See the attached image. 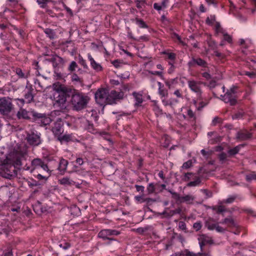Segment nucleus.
<instances>
[{
    "instance_id": "a878e982",
    "label": "nucleus",
    "mask_w": 256,
    "mask_h": 256,
    "mask_svg": "<svg viewBox=\"0 0 256 256\" xmlns=\"http://www.w3.org/2000/svg\"><path fill=\"white\" fill-rule=\"evenodd\" d=\"M219 224H225L227 226H232L234 225V220L231 218H226L220 222Z\"/></svg>"
},
{
    "instance_id": "5701e85b",
    "label": "nucleus",
    "mask_w": 256,
    "mask_h": 256,
    "mask_svg": "<svg viewBox=\"0 0 256 256\" xmlns=\"http://www.w3.org/2000/svg\"><path fill=\"white\" fill-rule=\"evenodd\" d=\"M60 184L64 186H74L76 182L68 177H64L58 180Z\"/></svg>"
},
{
    "instance_id": "8fccbe9b",
    "label": "nucleus",
    "mask_w": 256,
    "mask_h": 256,
    "mask_svg": "<svg viewBox=\"0 0 256 256\" xmlns=\"http://www.w3.org/2000/svg\"><path fill=\"white\" fill-rule=\"evenodd\" d=\"M224 36V40L225 41L228 42V43H232V36L228 34L226 32H225L223 35Z\"/></svg>"
},
{
    "instance_id": "2f4dec72",
    "label": "nucleus",
    "mask_w": 256,
    "mask_h": 256,
    "mask_svg": "<svg viewBox=\"0 0 256 256\" xmlns=\"http://www.w3.org/2000/svg\"><path fill=\"white\" fill-rule=\"evenodd\" d=\"M220 204V205L214 206L212 207V210L216 211L217 214H220L226 211L225 207Z\"/></svg>"
},
{
    "instance_id": "9d476101",
    "label": "nucleus",
    "mask_w": 256,
    "mask_h": 256,
    "mask_svg": "<svg viewBox=\"0 0 256 256\" xmlns=\"http://www.w3.org/2000/svg\"><path fill=\"white\" fill-rule=\"evenodd\" d=\"M52 88L55 91V93H65L68 96H70V92H72V88L66 86L59 82L54 83L52 84Z\"/></svg>"
},
{
    "instance_id": "dca6fc26",
    "label": "nucleus",
    "mask_w": 256,
    "mask_h": 256,
    "mask_svg": "<svg viewBox=\"0 0 256 256\" xmlns=\"http://www.w3.org/2000/svg\"><path fill=\"white\" fill-rule=\"evenodd\" d=\"M33 116L34 118H40L42 123L45 126L48 124L52 121L50 118L45 114L33 112Z\"/></svg>"
},
{
    "instance_id": "0eeeda50",
    "label": "nucleus",
    "mask_w": 256,
    "mask_h": 256,
    "mask_svg": "<svg viewBox=\"0 0 256 256\" xmlns=\"http://www.w3.org/2000/svg\"><path fill=\"white\" fill-rule=\"evenodd\" d=\"M124 94L122 92H116L115 90H112L108 94V104H116L118 102L123 99Z\"/></svg>"
},
{
    "instance_id": "c03bdc74",
    "label": "nucleus",
    "mask_w": 256,
    "mask_h": 256,
    "mask_svg": "<svg viewBox=\"0 0 256 256\" xmlns=\"http://www.w3.org/2000/svg\"><path fill=\"white\" fill-rule=\"evenodd\" d=\"M156 190L155 186L153 183H150L147 187V190L148 194H152Z\"/></svg>"
},
{
    "instance_id": "864d4df0",
    "label": "nucleus",
    "mask_w": 256,
    "mask_h": 256,
    "mask_svg": "<svg viewBox=\"0 0 256 256\" xmlns=\"http://www.w3.org/2000/svg\"><path fill=\"white\" fill-rule=\"evenodd\" d=\"M59 246L66 250L70 248V244L69 242H64L60 244Z\"/></svg>"
},
{
    "instance_id": "412c9836",
    "label": "nucleus",
    "mask_w": 256,
    "mask_h": 256,
    "mask_svg": "<svg viewBox=\"0 0 256 256\" xmlns=\"http://www.w3.org/2000/svg\"><path fill=\"white\" fill-rule=\"evenodd\" d=\"M52 132L55 135L58 136L62 134L63 130L60 122H56L54 124V126L52 128Z\"/></svg>"
},
{
    "instance_id": "338daca9",
    "label": "nucleus",
    "mask_w": 256,
    "mask_h": 256,
    "mask_svg": "<svg viewBox=\"0 0 256 256\" xmlns=\"http://www.w3.org/2000/svg\"><path fill=\"white\" fill-rule=\"evenodd\" d=\"M136 200L140 203L144 202V198L142 196H136Z\"/></svg>"
},
{
    "instance_id": "f704fd0d",
    "label": "nucleus",
    "mask_w": 256,
    "mask_h": 256,
    "mask_svg": "<svg viewBox=\"0 0 256 256\" xmlns=\"http://www.w3.org/2000/svg\"><path fill=\"white\" fill-rule=\"evenodd\" d=\"M86 129L88 132L92 134H96L97 132V130L94 128L92 124L88 123Z\"/></svg>"
},
{
    "instance_id": "aec40b11",
    "label": "nucleus",
    "mask_w": 256,
    "mask_h": 256,
    "mask_svg": "<svg viewBox=\"0 0 256 256\" xmlns=\"http://www.w3.org/2000/svg\"><path fill=\"white\" fill-rule=\"evenodd\" d=\"M14 71L20 78H27L30 76L28 71H23L21 68H15Z\"/></svg>"
},
{
    "instance_id": "39448f33",
    "label": "nucleus",
    "mask_w": 256,
    "mask_h": 256,
    "mask_svg": "<svg viewBox=\"0 0 256 256\" xmlns=\"http://www.w3.org/2000/svg\"><path fill=\"white\" fill-rule=\"evenodd\" d=\"M32 168L31 169V172H32L34 170L42 168L44 171L46 172L48 176L51 174V170L48 168V166L44 160L40 158H34L31 162Z\"/></svg>"
},
{
    "instance_id": "473e14b6",
    "label": "nucleus",
    "mask_w": 256,
    "mask_h": 256,
    "mask_svg": "<svg viewBox=\"0 0 256 256\" xmlns=\"http://www.w3.org/2000/svg\"><path fill=\"white\" fill-rule=\"evenodd\" d=\"M178 102V100L174 98H170V106L172 108V111L175 112V108Z\"/></svg>"
},
{
    "instance_id": "f257e3e1",
    "label": "nucleus",
    "mask_w": 256,
    "mask_h": 256,
    "mask_svg": "<svg viewBox=\"0 0 256 256\" xmlns=\"http://www.w3.org/2000/svg\"><path fill=\"white\" fill-rule=\"evenodd\" d=\"M70 92V104L73 109L76 110H80L86 108L90 100V98L86 94L72 88Z\"/></svg>"
},
{
    "instance_id": "a18cd8bd",
    "label": "nucleus",
    "mask_w": 256,
    "mask_h": 256,
    "mask_svg": "<svg viewBox=\"0 0 256 256\" xmlns=\"http://www.w3.org/2000/svg\"><path fill=\"white\" fill-rule=\"evenodd\" d=\"M44 32L50 38L52 39L54 38V33L52 30L50 28H46L44 30Z\"/></svg>"
},
{
    "instance_id": "bf43d9fd",
    "label": "nucleus",
    "mask_w": 256,
    "mask_h": 256,
    "mask_svg": "<svg viewBox=\"0 0 256 256\" xmlns=\"http://www.w3.org/2000/svg\"><path fill=\"white\" fill-rule=\"evenodd\" d=\"M212 150L206 151L204 150H201V154L202 155L207 158L212 154Z\"/></svg>"
},
{
    "instance_id": "69168bd1",
    "label": "nucleus",
    "mask_w": 256,
    "mask_h": 256,
    "mask_svg": "<svg viewBox=\"0 0 256 256\" xmlns=\"http://www.w3.org/2000/svg\"><path fill=\"white\" fill-rule=\"evenodd\" d=\"M174 62H169L168 64L170 66V67L168 70V73L171 74L174 72L175 66H174Z\"/></svg>"
},
{
    "instance_id": "e2e57ef3",
    "label": "nucleus",
    "mask_w": 256,
    "mask_h": 256,
    "mask_svg": "<svg viewBox=\"0 0 256 256\" xmlns=\"http://www.w3.org/2000/svg\"><path fill=\"white\" fill-rule=\"evenodd\" d=\"M256 178V175L253 174H250L246 176V180L248 182Z\"/></svg>"
},
{
    "instance_id": "052dcab7",
    "label": "nucleus",
    "mask_w": 256,
    "mask_h": 256,
    "mask_svg": "<svg viewBox=\"0 0 256 256\" xmlns=\"http://www.w3.org/2000/svg\"><path fill=\"white\" fill-rule=\"evenodd\" d=\"M175 82L174 79H172L170 80H167L165 82L166 85L168 87L169 89H170L172 84H174Z\"/></svg>"
},
{
    "instance_id": "4468645a",
    "label": "nucleus",
    "mask_w": 256,
    "mask_h": 256,
    "mask_svg": "<svg viewBox=\"0 0 256 256\" xmlns=\"http://www.w3.org/2000/svg\"><path fill=\"white\" fill-rule=\"evenodd\" d=\"M33 112H36L34 111L28 112L22 108H20L17 113V117L19 118L30 119L31 116H33Z\"/></svg>"
},
{
    "instance_id": "a211bd4d",
    "label": "nucleus",
    "mask_w": 256,
    "mask_h": 256,
    "mask_svg": "<svg viewBox=\"0 0 256 256\" xmlns=\"http://www.w3.org/2000/svg\"><path fill=\"white\" fill-rule=\"evenodd\" d=\"M88 58L90 62V66L95 70L97 72L102 70V68L101 65L97 63L90 54H88Z\"/></svg>"
},
{
    "instance_id": "f03ea898",
    "label": "nucleus",
    "mask_w": 256,
    "mask_h": 256,
    "mask_svg": "<svg viewBox=\"0 0 256 256\" xmlns=\"http://www.w3.org/2000/svg\"><path fill=\"white\" fill-rule=\"evenodd\" d=\"M14 109L12 99L9 97L0 98V113L3 115H8Z\"/></svg>"
},
{
    "instance_id": "4d7b16f0",
    "label": "nucleus",
    "mask_w": 256,
    "mask_h": 256,
    "mask_svg": "<svg viewBox=\"0 0 256 256\" xmlns=\"http://www.w3.org/2000/svg\"><path fill=\"white\" fill-rule=\"evenodd\" d=\"M172 198H174V200H176V202H180L182 196H180V194H178L177 192H175L172 193Z\"/></svg>"
},
{
    "instance_id": "3c124183",
    "label": "nucleus",
    "mask_w": 256,
    "mask_h": 256,
    "mask_svg": "<svg viewBox=\"0 0 256 256\" xmlns=\"http://www.w3.org/2000/svg\"><path fill=\"white\" fill-rule=\"evenodd\" d=\"M15 100L17 101L16 104L20 108H22L25 103V100L23 98H16Z\"/></svg>"
},
{
    "instance_id": "7c9ffc66",
    "label": "nucleus",
    "mask_w": 256,
    "mask_h": 256,
    "mask_svg": "<svg viewBox=\"0 0 256 256\" xmlns=\"http://www.w3.org/2000/svg\"><path fill=\"white\" fill-rule=\"evenodd\" d=\"M206 24L213 26L215 25V22H218L216 21V16H211L210 17H208L206 20Z\"/></svg>"
},
{
    "instance_id": "603ef678",
    "label": "nucleus",
    "mask_w": 256,
    "mask_h": 256,
    "mask_svg": "<svg viewBox=\"0 0 256 256\" xmlns=\"http://www.w3.org/2000/svg\"><path fill=\"white\" fill-rule=\"evenodd\" d=\"M215 230L219 232H224L226 230V227H222L219 226V223L217 224Z\"/></svg>"
},
{
    "instance_id": "58836bf2",
    "label": "nucleus",
    "mask_w": 256,
    "mask_h": 256,
    "mask_svg": "<svg viewBox=\"0 0 256 256\" xmlns=\"http://www.w3.org/2000/svg\"><path fill=\"white\" fill-rule=\"evenodd\" d=\"M58 139L60 142H69L71 140V136L68 134H64L62 136H59Z\"/></svg>"
},
{
    "instance_id": "49530a36",
    "label": "nucleus",
    "mask_w": 256,
    "mask_h": 256,
    "mask_svg": "<svg viewBox=\"0 0 256 256\" xmlns=\"http://www.w3.org/2000/svg\"><path fill=\"white\" fill-rule=\"evenodd\" d=\"M182 256H210L209 254H208L205 253H198L196 254L188 252L186 253V254H184Z\"/></svg>"
},
{
    "instance_id": "f3484780",
    "label": "nucleus",
    "mask_w": 256,
    "mask_h": 256,
    "mask_svg": "<svg viewBox=\"0 0 256 256\" xmlns=\"http://www.w3.org/2000/svg\"><path fill=\"white\" fill-rule=\"evenodd\" d=\"M26 88L28 89V92L24 94V97L26 102L29 104L32 102L34 100V96L32 94L33 88L31 85L26 86Z\"/></svg>"
},
{
    "instance_id": "b1692460",
    "label": "nucleus",
    "mask_w": 256,
    "mask_h": 256,
    "mask_svg": "<svg viewBox=\"0 0 256 256\" xmlns=\"http://www.w3.org/2000/svg\"><path fill=\"white\" fill-rule=\"evenodd\" d=\"M214 29L215 31L216 35L218 36L220 34L223 35L226 32V30L221 26L220 22H215Z\"/></svg>"
},
{
    "instance_id": "c9c22d12",
    "label": "nucleus",
    "mask_w": 256,
    "mask_h": 256,
    "mask_svg": "<svg viewBox=\"0 0 256 256\" xmlns=\"http://www.w3.org/2000/svg\"><path fill=\"white\" fill-rule=\"evenodd\" d=\"M207 236L204 234L200 236V238H198L200 241V244L201 248L204 245L206 244L208 242L206 240Z\"/></svg>"
},
{
    "instance_id": "bb28decb",
    "label": "nucleus",
    "mask_w": 256,
    "mask_h": 256,
    "mask_svg": "<svg viewBox=\"0 0 256 256\" xmlns=\"http://www.w3.org/2000/svg\"><path fill=\"white\" fill-rule=\"evenodd\" d=\"M72 81L74 84L82 85V80L76 74H73L72 76Z\"/></svg>"
},
{
    "instance_id": "de8ad7c7",
    "label": "nucleus",
    "mask_w": 256,
    "mask_h": 256,
    "mask_svg": "<svg viewBox=\"0 0 256 256\" xmlns=\"http://www.w3.org/2000/svg\"><path fill=\"white\" fill-rule=\"evenodd\" d=\"M208 104V102L200 101L198 104V106L196 107L198 110H201L205 106Z\"/></svg>"
},
{
    "instance_id": "4be33fe9",
    "label": "nucleus",
    "mask_w": 256,
    "mask_h": 256,
    "mask_svg": "<svg viewBox=\"0 0 256 256\" xmlns=\"http://www.w3.org/2000/svg\"><path fill=\"white\" fill-rule=\"evenodd\" d=\"M195 197L192 194H187L182 196L180 203L186 202L188 204H192L193 203Z\"/></svg>"
},
{
    "instance_id": "7ed1b4c3",
    "label": "nucleus",
    "mask_w": 256,
    "mask_h": 256,
    "mask_svg": "<svg viewBox=\"0 0 256 256\" xmlns=\"http://www.w3.org/2000/svg\"><path fill=\"white\" fill-rule=\"evenodd\" d=\"M108 90L104 88L98 90L95 94V99L96 102L100 106L108 104Z\"/></svg>"
},
{
    "instance_id": "393cba45",
    "label": "nucleus",
    "mask_w": 256,
    "mask_h": 256,
    "mask_svg": "<svg viewBox=\"0 0 256 256\" xmlns=\"http://www.w3.org/2000/svg\"><path fill=\"white\" fill-rule=\"evenodd\" d=\"M132 22H135L140 28H148V26L142 19L137 17L132 20Z\"/></svg>"
},
{
    "instance_id": "37998d69",
    "label": "nucleus",
    "mask_w": 256,
    "mask_h": 256,
    "mask_svg": "<svg viewBox=\"0 0 256 256\" xmlns=\"http://www.w3.org/2000/svg\"><path fill=\"white\" fill-rule=\"evenodd\" d=\"M227 158V154L225 152H222L218 154V158L221 163H224L226 162Z\"/></svg>"
},
{
    "instance_id": "1a4fd4ad",
    "label": "nucleus",
    "mask_w": 256,
    "mask_h": 256,
    "mask_svg": "<svg viewBox=\"0 0 256 256\" xmlns=\"http://www.w3.org/2000/svg\"><path fill=\"white\" fill-rule=\"evenodd\" d=\"M223 98L225 102H229L232 106L236 104L237 96L236 90L234 88H230L224 94Z\"/></svg>"
},
{
    "instance_id": "e433bc0d",
    "label": "nucleus",
    "mask_w": 256,
    "mask_h": 256,
    "mask_svg": "<svg viewBox=\"0 0 256 256\" xmlns=\"http://www.w3.org/2000/svg\"><path fill=\"white\" fill-rule=\"evenodd\" d=\"M201 182V180L199 178H197L194 181L190 182L187 184L188 186H196L198 185Z\"/></svg>"
},
{
    "instance_id": "72a5a7b5",
    "label": "nucleus",
    "mask_w": 256,
    "mask_h": 256,
    "mask_svg": "<svg viewBox=\"0 0 256 256\" xmlns=\"http://www.w3.org/2000/svg\"><path fill=\"white\" fill-rule=\"evenodd\" d=\"M163 54H166V58L170 60H171L170 62H174L176 58V54L174 52H162Z\"/></svg>"
},
{
    "instance_id": "4c0bfd02",
    "label": "nucleus",
    "mask_w": 256,
    "mask_h": 256,
    "mask_svg": "<svg viewBox=\"0 0 256 256\" xmlns=\"http://www.w3.org/2000/svg\"><path fill=\"white\" fill-rule=\"evenodd\" d=\"M187 115L188 116V118L190 119L191 120H192L194 122H195L196 117L195 116L194 112H192V110L188 109V110Z\"/></svg>"
},
{
    "instance_id": "774afa93",
    "label": "nucleus",
    "mask_w": 256,
    "mask_h": 256,
    "mask_svg": "<svg viewBox=\"0 0 256 256\" xmlns=\"http://www.w3.org/2000/svg\"><path fill=\"white\" fill-rule=\"evenodd\" d=\"M174 94L176 96V97L178 98H182V94L181 92V91L179 90H176L174 91Z\"/></svg>"
},
{
    "instance_id": "680f3d73",
    "label": "nucleus",
    "mask_w": 256,
    "mask_h": 256,
    "mask_svg": "<svg viewBox=\"0 0 256 256\" xmlns=\"http://www.w3.org/2000/svg\"><path fill=\"white\" fill-rule=\"evenodd\" d=\"M202 192L205 194L206 196L208 198H210L212 196V192L210 191V190H206V189H203V190H202Z\"/></svg>"
},
{
    "instance_id": "09e8293b",
    "label": "nucleus",
    "mask_w": 256,
    "mask_h": 256,
    "mask_svg": "<svg viewBox=\"0 0 256 256\" xmlns=\"http://www.w3.org/2000/svg\"><path fill=\"white\" fill-rule=\"evenodd\" d=\"M222 121V120L221 118L218 116H216L213 119L212 121V125L215 126L218 124H221Z\"/></svg>"
},
{
    "instance_id": "ea45409f",
    "label": "nucleus",
    "mask_w": 256,
    "mask_h": 256,
    "mask_svg": "<svg viewBox=\"0 0 256 256\" xmlns=\"http://www.w3.org/2000/svg\"><path fill=\"white\" fill-rule=\"evenodd\" d=\"M78 66L76 62L72 61L70 64V66L68 67V71L70 72H72L75 70L76 68Z\"/></svg>"
},
{
    "instance_id": "6ab92c4d",
    "label": "nucleus",
    "mask_w": 256,
    "mask_h": 256,
    "mask_svg": "<svg viewBox=\"0 0 256 256\" xmlns=\"http://www.w3.org/2000/svg\"><path fill=\"white\" fill-rule=\"evenodd\" d=\"M50 61L52 62V66L54 68L59 67L60 66H62L64 64V59L57 56L51 58Z\"/></svg>"
},
{
    "instance_id": "a19ab883",
    "label": "nucleus",
    "mask_w": 256,
    "mask_h": 256,
    "mask_svg": "<svg viewBox=\"0 0 256 256\" xmlns=\"http://www.w3.org/2000/svg\"><path fill=\"white\" fill-rule=\"evenodd\" d=\"M217 224H214L211 222V220H208L206 222V226L210 230H215Z\"/></svg>"
},
{
    "instance_id": "423d86ee",
    "label": "nucleus",
    "mask_w": 256,
    "mask_h": 256,
    "mask_svg": "<svg viewBox=\"0 0 256 256\" xmlns=\"http://www.w3.org/2000/svg\"><path fill=\"white\" fill-rule=\"evenodd\" d=\"M188 84L190 90L196 94L198 100H202V90L200 82L194 80H189L188 81Z\"/></svg>"
},
{
    "instance_id": "c756f323",
    "label": "nucleus",
    "mask_w": 256,
    "mask_h": 256,
    "mask_svg": "<svg viewBox=\"0 0 256 256\" xmlns=\"http://www.w3.org/2000/svg\"><path fill=\"white\" fill-rule=\"evenodd\" d=\"M240 146H238L232 148L230 149L228 151V154H229L230 156H232L236 154L239 152L240 149Z\"/></svg>"
},
{
    "instance_id": "6e6d98bb",
    "label": "nucleus",
    "mask_w": 256,
    "mask_h": 256,
    "mask_svg": "<svg viewBox=\"0 0 256 256\" xmlns=\"http://www.w3.org/2000/svg\"><path fill=\"white\" fill-rule=\"evenodd\" d=\"M202 226V222H195L193 225V228L196 231L199 230Z\"/></svg>"
},
{
    "instance_id": "2eb2a0df",
    "label": "nucleus",
    "mask_w": 256,
    "mask_h": 256,
    "mask_svg": "<svg viewBox=\"0 0 256 256\" xmlns=\"http://www.w3.org/2000/svg\"><path fill=\"white\" fill-rule=\"evenodd\" d=\"M252 133L246 130L240 131L236 133V138L240 141H244L250 139L252 138Z\"/></svg>"
},
{
    "instance_id": "c85d7f7f",
    "label": "nucleus",
    "mask_w": 256,
    "mask_h": 256,
    "mask_svg": "<svg viewBox=\"0 0 256 256\" xmlns=\"http://www.w3.org/2000/svg\"><path fill=\"white\" fill-rule=\"evenodd\" d=\"M132 95L134 96V98L136 100V104L138 105L142 102L143 99H142V94H140L138 93L134 92H133Z\"/></svg>"
},
{
    "instance_id": "f8f14e48",
    "label": "nucleus",
    "mask_w": 256,
    "mask_h": 256,
    "mask_svg": "<svg viewBox=\"0 0 256 256\" xmlns=\"http://www.w3.org/2000/svg\"><path fill=\"white\" fill-rule=\"evenodd\" d=\"M188 65L190 67H194L196 65L204 68L208 67V63L206 62L200 58H192V60L188 62Z\"/></svg>"
},
{
    "instance_id": "5fc2aeb1",
    "label": "nucleus",
    "mask_w": 256,
    "mask_h": 256,
    "mask_svg": "<svg viewBox=\"0 0 256 256\" xmlns=\"http://www.w3.org/2000/svg\"><path fill=\"white\" fill-rule=\"evenodd\" d=\"M214 54L220 60L224 59L225 58L224 54L220 52L217 50L214 51Z\"/></svg>"
},
{
    "instance_id": "20e7f679",
    "label": "nucleus",
    "mask_w": 256,
    "mask_h": 256,
    "mask_svg": "<svg viewBox=\"0 0 256 256\" xmlns=\"http://www.w3.org/2000/svg\"><path fill=\"white\" fill-rule=\"evenodd\" d=\"M40 134L37 132H32L28 134L26 137L27 142L31 146H36L41 144L42 140Z\"/></svg>"
},
{
    "instance_id": "13d9d810",
    "label": "nucleus",
    "mask_w": 256,
    "mask_h": 256,
    "mask_svg": "<svg viewBox=\"0 0 256 256\" xmlns=\"http://www.w3.org/2000/svg\"><path fill=\"white\" fill-rule=\"evenodd\" d=\"M134 2L136 4V6L138 8L140 9L144 6L145 4H142L140 0H134Z\"/></svg>"
},
{
    "instance_id": "ddd939ff",
    "label": "nucleus",
    "mask_w": 256,
    "mask_h": 256,
    "mask_svg": "<svg viewBox=\"0 0 256 256\" xmlns=\"http://www.w3.org/2000/svg\"><path fill=\"white\" fill-rule=\"evenodd\" d=\"M68 162L67 160L62 158H60L58 162V166L56 170L61 174H64L66 172Z\"/></svg>"
},
{
    "instance_id": "6e6552de",
    "label": "nucleus",
    "mask_w": 256,
    "mask_h": 256,
    "mask_svg": "<svg viewBox=\"0 0 256 256\" xmlns=\"http://www.w3.org/2000/svg\"><path fill=\"white\" fill-rule=\"evenodd\" d=\"M120 232L115 230L106 229L102 230L100 232L98 236L103 240H115L112 236H118Z\"/></svg>"
},
{
    "instance_id": "9b49d317",
    "label": "nucleus",
    "mask_w": 256,
    "mask_h": 256,
    "mask_svg": "<svg viewBox=\"0 0 256 256\" xmlns=\"http://www.w3.org/2000/svg\"><path fill=\"white\" fill-rule=\"evenodd\" d=\"M54 104L58 106H62L66 104V98L69 97L66 94L63 92L54 93Z\"/></svg>"
},
{
    "instance_id": "cd10ccee",
    "label": "nucleus",
    "mask_w": 256,
    "mask_h": 256,
    "mask_svg": "<svg viewBox=\"0 0 256 256\" xmlns=\"http://www.w3.org/2000/svg\"><path fill=\"white\" fill-rule=\"evenodd\" d=\"M237 198L236 195L230 196L228 198L222 200L218 202L219 204L232 203Z\"/></svg>"
},
{
    "instance_id": "0e129e2a",
    "label": "nucleus",
    "mask_w": 256,
    "mask_h": 256,
    "mask_svg": "<svg viewBox=\"0 0 256 256\" xmlns=\"http://www.w3.org/2000/svg\"><path fill=\"white\" fill-rule=\"evenodd\" d=\"M192 166V162L191 160H188L184 163L182 164V168H188Z\"/></svg>"
},
{
    "instance_id": "79ce46f5",
    "label": "nucleus",
    "mask_w": 256,
    "mask_h": 256,
    "mask_svg": "<svg viewBox=\"0 0 256 256\" xmlns=\"http://www.w3.org/2000/svg\"><path fill=\"white\" fill-rule=\"evenodd\" d=\"M158 94L162 98L168 96V92L166 90L162 88H158Z\"/></svg>"
}]
</instances>
